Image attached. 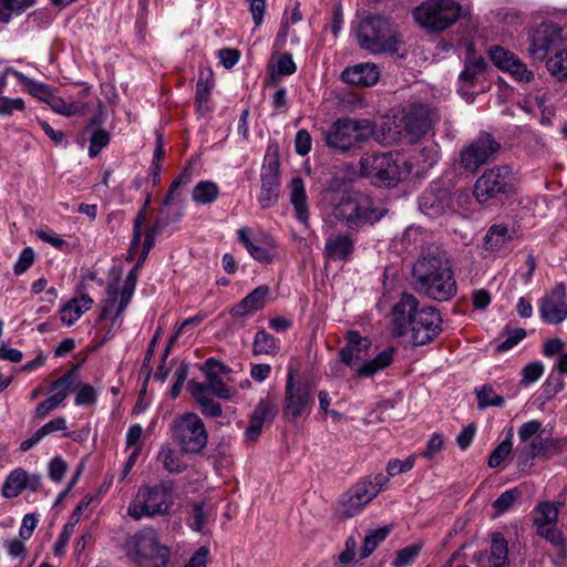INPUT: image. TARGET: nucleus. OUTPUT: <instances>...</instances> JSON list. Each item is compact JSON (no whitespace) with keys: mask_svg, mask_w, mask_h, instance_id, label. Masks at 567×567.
<instances>
[{"mask_svg":"<svg viewBox=\"0 0 567 567\" xmlns=\"http://www.w3.org/2000/svg\"><path fill=\"white\" fill-rule=\"evenodd\" d=\"M277 414L276 403L269 396L259 400L251 413L249 425L246 430V437L249 441H256L260 435L264 424L271 422Z\"/></svg>","mask_w":567,"mask_h":567,"instance_id":"nucleus-23","label":"nucleus"},{"mask_svg":"<svg viewBox=\"0 0 567 567\" xmlns=\"http://www.w3.org/2000/svg\"><path fill=\"white\" fill-rule=\"evenodd\" d=\"M439 154V146L436 144H430L420 148L417 161L422 162L425 166L431 167L437 162Z\"/></svg>","mask_w":567,"mask_h":567,"instance_id":"nucleus-59","label":"nucleus"},{"mask_svg":"<svg viewBox=\"0 0 567 567\" xmlns=\"http://www.w3.org/2000/svg\"><path fill=\"white\" fill-rule=\"evenodd\" d=\"M33 4L32 0H0V21L8 23Z\"/></svg>","mask_w":567,"mask_h":567,"instance_id":"nucleus-39","label":"nucleus"},{"mask_svg":"<svg viewBox=\"0 0 567 567\" xmlns=\"http://www.w3.org/2000/svg\"><path fill=\"white\" fill-rule=\"evenodd\" d=\"M45 103L52 109V111L64 116L84 115L87 110L86 103H66L61 96L55 95L53 92Z\"/></svg>","mask_w":567,"mask_h":567,"instance_id":"nucleus-35","label":"nucleus"},{"mask_svg":"<svg viewBox=\"0 0 567 567\" xmlns=\"http://www.w3.org/2000/svg\"><path fill=\"white\" fill-rule=\"evenodd\" d=\"M489 564L491 567L508 566V544L501 533L492 535Z\"/></svg>","mask_w":567,"mask_h":567,"instance_id":"nucleus-36","label":"nucleus"},{"mask_svg":"<svg viewBox=\"0 0 567 567\" xmlns=\"http://www.w3.org/2000/svg\"><path fill=\"white\" fill-rule=\"evenodd\" d=\"M341 79L351 85L372 86L380 80V70L374 63H358L346 68Z\"/></svg>","mask_w":567,"mask_h":567,"instance_id":"nucleus-25","label":"nucleus"},{"mask_svg":"<svg viewBox=\"0 0 567 567\" xmlns=\"http://www.w3.org/2000/svg\"><path fill=\"white\" fill-rule=\"evenodd\" d=\"M173 503V484L171 482L144 485L138 488L128 505L127 515L134 520L165 516L171 513Z\"/></svg>","mask_w":567,"mask_h":567,"instance_id":"nucleus-7","label":"nucleus"},{"mask_svg":"<svg viewBox=\"0 0 567 567\" xmlns=\"http://www.w3.org/2000/svg\"><path fill=\"white\" fill-rule=\"evenodd\" d=\"M385 213L386 209L370 196L353 194L342 197L333 206L331 216L348 229L358 231L381 220Z\"/></svg>","mask_w":567,"mask_h":567,"instance_id":"nucleus-5","label":"nucleus"},{"mask_svg":"<svg viewBox=\"0 0 567 567\" xmlns=\"http://www.w3.org/2000/svg\"><path fill=\"white\" fill-rule=\"evenodd\" d=\"M392 333L402 337L411 333L414 346H423L434 340L442 331V318L435 307L419 308L417 299L403 293L392 311Z\"/></svg>","mask_w":567,"mask_h":567,"instance_id":"nucleus-1","label":"nucleus"},{"mask_svg":"<svg viewBox=\"0 0 567 567\" xmlns=\"http://www.w3.org/2000/svg\"><path fill=\"white\" fill-rule=\"evenodd\" d=\"M451 204L452 197L450 190L442 187L439 183L431 184L419 199L420 210L431 218L443 215L450 209Z\"/></svg>","mask_w":567,"mask_h":567,"instance_id":"nucleus-20","label":"nucleus"},{"mask_svg":"<svg viewBox=\"0 0 567 567\" xmlns=\"http://www.w3.org/2000/svg\"><path fill=\"white\" fill-rule=\"evenodd\" d=\"M128 555L140 567H166L171 550L159 545L153 532H147L136 536L128 545Z\"/></svg>","mask_w":567,"mask_h":567,"instance_id":"nucleus-12","label":"nucleus"},{"mask_svg":"<svg viewBox=\"0 0 567 567\" xmlns=\"http://www.w3.org/2000/svg\"><path fill=\"white\" fill-rule=\"evenodd\" d=\"M544 364L540 361H534L526 364L522 370L520 384L527 386L536 382L544 373Z\"/></svg>","mask_w":567,"mask_h":567,"instance_id":"nucleus-46","label":"nucleus"},{"mask_svg":"<svg viewBox=\"0 0 567 567\" xmlns=\"http://www.w3.org/2000/svg\"><path fill=\"white\" fill-rule=\"evenodd\" d=\"M4 73L13 74L16 79L19 81V83L23 84L27 87V91L30 95L42 102H47L51 93L53 92L49 85L34 81L24 75L22 72L14 70L12 68H8Z\"/></svg>","mask_w":567,"mask_h":567,"instance_id":"nucleus-33","label":"nucleus"},{"mask_svg":"<svg viewBox=\"0 0 567 567\" xmlns=\"http://www.w3.org/2000/svg\"><path fill=\"white\" fill-rule=\"evenodd\" d=\"M34 260V254L31 248H24L16 261L13 266V271L16 275H22L24 271H27Z\"/></svg>","mask_w":567,"mask_h":567,"instance_id":"nucleus-60","label":"nucleus"},{"mask_svg":"<svg viewBox=\"0 0 567 567\" xmlns=\"http://www.w3.org/2000/svg\"><path fill=\"white\" fill-rule=\"evenodd\" d=\"M519 494L520 493L517 488L507 489L494 501L493 507L497 513L502 514L514 504V502L519 497Z\"/></svg>","mask_w":567,"mask_h":567,"instance_id":"nucleus-52","label":"nucleus"},{"mask_svg":"<svg viewBox=\"0 0 567 567\" xmlns=\"http://www.w3.org/2000/svg\"><path fill=\"white\" fill-rule=\"evenodd\" d=\"M205 507V503H196L192 506L188 525L195 532H202L206 524L207 511Z\"/></svg>","mask_w":567,"mask_h":567,"instance_id":"nucleus-47","label":"nucleus"},{"mask_svg":"<svg viewBox=\"0 0 567 567\" xmlns=\"http://www.w3.org/2000/svg\"><path fill=\"white\" fill-rule=\"evenodd\" d=\"M93 299L87 295L73 298L60 311L61 321L66 326H72L84 312L91 309Z\"/></svg>","mask_w":567,"mask_h":567,"instance_id":"nucleus-32","label":"nucleus"},{"mask_svg":"<svg viewBox=\"0 0 567 567\" xmlns=\"http://www.w3.org/2000/svg\"><path fill=\"white\" fill-rule=\"evenodd\" d=\"M219 196V186L212 181H200L192 192V198L196 204L208 205Z\"/></svg>","mask_w":567,"mask_h":567,"instance_id":"nucleus-37","label":"nucleus"},{"mask_svg":"<svg viewBox=\"0 0 567 567\" xmlns=\"http://www.w3.org/2000/svg\"><path fill=\"white\" fill-rule=\"evenodd\" d=\"M89 155L97 156L101 151L110 143V134L103 127L91 131Z\"/></svg>","mask_w":567,"mask_h":567,"instance_id":"nucleus-45","label":"nucleus"},{"mask_svg":"<svg viewBox=\"0 0 567 567\" xmlns=\"http://www.w3.org/2000/svg\"><path fill=\"white\" fill-rule=\"evenodd\" d=\"M516 231L505 224L492 225L484 237V248L488 251L504 249L515 237Z\"/></svg>","mask_w":567,"mask_h":567,"instance_id":"nucleus-31","label":"nucleus"},{"mask_svg":"<svg viewBox=\"0 0 567 567\" xmlns=\"http://www.w3.org/2000/svg\"><path fill=\"white\" fill-rule=\"evenodd\" d=\"M499 150L501 144L489 133H481L461 151V166L475 173L482 165L495 159Z\"/></svg>","mask_w":567,"mask_h":567,"instance_id":"nucleus-15","label":"nucleus"},{"mask_svg":"<svg viewBox=\"0 0 567 567\" xmlns=\"http://www.w3.org/2000/svg\"><path fill=\"white\" fill-rule=\"evenodd\" d=\"M279 166L278 147L277 145H269L266 150L260 173L261 188L258 199L262 208H270L278 200L280 189Z\"/></svg>","mask_w":567,"mask_h":567,"instance_id":"nucleus-14","label":"nucleus"},{"mask_svg":"<svg viewBox=\"0 0 567 567\" xmlns=\"http://www.w3.org/2000/svg\"><path fill=\"white\" fill-rule=\"evenodd\" d=\"M28 485V473L23 468H16L9 473L3 485L2 496L14 498L19 496Z\"/></svg>","mask_w":567,"mask_h":567,"instance_id":"nucleus-34","label":"nucleus"},{"mask_svg":"<svg viewBox=\"0 0 567 567\" xmlns=\"http://www.w3.org/2000/svg\"><path fill=\"white\" fill-rule=\"evenodd\" d=\"M489 58L498 69L508 72L519 82L527 83L534 79V73L527 70L526 65L515 54L501 47L492 48Z\"/></svg>","mask_w":567,"mask_h":567,"instance_id":"nucleus-21","label":"nucleus"},{"mask_svg":"<svg viewBox=\"0 0 567 567\" xmlns=\"http://www.w3.org/2000/svg\"><path fill=\"white\" fill-rule=\"evenodd\" d=\"M270 289L266 285L255 288L239 303L234 306L230 315L235 318L250 316L265 308Z\"/></svg>","mask_w":567,"mask_h":567,"instance_id":"nucleus-27","label":"nucleus"},{"mask_svg":"<svg viewBox=\"0 0 567 567\" xmlns=\"http://www.w3.org/2000/svg\"><path fill=\"white\" fill-rule=\"evenodd\" d=\"M390 533V528L384 526L374 530H371L363 540L361 558L370 556L378 545L383 542Z\"/></svg>","mask_w":567,"mask_h":567,"instance_id":"nucleus-44","label":"nucleus"},{"mask_svg":"<svg viewBox=\"0 0 567 567\" xmlns=\"http://www.w3.org/2000/svg\"><path fill=\"white\" fill-rule=\"evenodd\" d=\"M364 506L349 492L340 502L338 511L342 517H353L359 514Z\"/></svg>","mask_w":567,"mask_h":567,"instance_id":"nucleus-48","label":"nucleus"},{"mask_svg":"<svg viewBox=\"0 0 567 567\" xmlns=\"http://www.w3.org/2000/svg\"><path fill=\"white\" fill-rule=\"evenodd\" d=\"M229 369L225 364L214 359H208L203 367V372L206 378L208 390L212 391L216 396L225 400L230 399L234 393V391L226 384L220 375L223 373H227Z\"/></svg>","mask_w":567,"mask_h":567,"instance_id":"nucleus-24","label":"nucleus"},{"mask_svg":"<svg viewBox=\"0 0 567 567\" xmlns=\"http://www.w3.org/2000/svg\"><path fill=\"white\" fill-rule=\"evenodd\" d=\"M542 430V422L532 420L523 423L518 429V437L523 445L517 451L519 465H528L529 462L543 450V440L535 436Z\"/></svg>","mask_w":567,"mask_h":567,"instance_id":"nucleus-19","label":"nucleus"},{"mask_svg":"<svg viewBox=\"0 0 567 567\" xmlns=\"http://www.w3.org/2000/svg\"><path fill=\"white\" fill-rule=\"evenodd\" d=\"M416 460V454H412L405 460L393 458L388 462L386 472L389 476H395L401 473L408 472L413 468Z\"/></svg>","mask_w":567,"mask_h":567,"instance_id":"nucleus-50","label":"nucleus"},{"mask_svg":"<svg viewBox=\"0 0 567 567\" xmlns=\"http://www.w3.org/2000/svg\"><path fill=\"white\" fill-rule=\"evenodd\" d=\"M558 518V508L551 503H542L537 506L534 515L536 530L540 527L555 525Z\"/></svg>","mask_w":567,"mask_h":567,"instance_id":"nucleus-40","label":"nucleus"},{"mask_svg":"<svg viewBox=\"0 0 567 567\" xmlns=\"http://www.w3.org/2000/svg\"><path fill=\"white\" fill-rule=\"evenodd\" d=\"M564 29L555 23H542L532 34L529 54L538 60L564 42Z\"/></svg>","mask_w":567,"mask_h":567,"instance_id":"nucleus-18","label":"nucleus"},{"mask_svg":"<svg viewBox=\"0 0 567 567\" xmlns=\"http://www.w3.org/2000/svg\"><path fill=\"white\" fill-rule=\"evenodd\" d=\"M66 472V464L65 462L56 456L52 458L49 463V476L53 482H61L64 474Z\"/></svg>","mask_w":567,"mask_h":567,"instance_id":"nucleus-64","label":"nucleus"},{"mask_svg":"<svg viewBox=\"0 0 567 567\" xmlns=\"http://www.w3.org/2000/svg\"><path fill=\"white\" fill-rule=\"evenodd\" d=\"M172 437L186 454H198L207 445L208 433L202 419L193 412L176 416L171 423Z\"/></svg>","mask_w":567,"mask_h":567,"instance_id":"nucleus-8","label":"nucleus"},{"mask_svg":"<svg viewBox=\"0 0 567 567\" xmlns=\"http://www.w3.org/2000/svg\"><path fill=\"white\" fill-rule=\"evenodd\" d=\"M412 276L417 291L436 301H447L457 287L450 261L439 251L423 254L414 264Z\"/></svg>","mask_w":567,"mask_h":567,"instance_id":"nucleus-2","label":"nucleus"},{"mask_svg":"<svg viewBox=\"0 0 567 567\" xmlns=\"http://www.w3.org/2000/svg\"><path fill=\"white\" fill-rule=\"evenodd\" d=\"M157 460L169 473H181L186 468V464L179 452L169 446H163L158 452Z\"/></svg>","mask_w":567,"mask_h":567,"instance_id":"nucleus-38","label":"nucleus"},{"mask_svg":"<svg viewBox=\"0 0 567 567\" xmlns=\"http://www.w3.org/2000/svg\"><path fill=\"white\" fill-rule=\"evenodd\" d=\"M350 493L355 497L357 501L360 502L363 506L369 504L373 498H375L377 489L371 488L370 484L365 481L359 482L357 485H354Z\"/></svg>","mask_w":567,"mask_h":567,"instance_id":"nucleus-49","label":"nucleus"},{"mask_svg":"<svg viewBox=\"0 0 567 567\" xmlns=\"http://www.w3.org/2000/svg\"><path fill=\"white\" fill-rule=\"evenodd\" d=\"M420 546L412 545L408 546L398 551L396 557L393 561L394 567H406L411 565L420 553Z\"/></svg>","mask_w":567,"mask_h":567,"instance_id":"nucleus-53","label":"nucleus"},{"mask_svg":"<svg viewBox=\"0 0 567 567\" xmlns=\"http://www.w3.org/2000/svg\"><path fill=\"white\" fill-rule=\"evenodd\" d=\"M360 174L378 186H394L402 176L398 159L391 153H375L360 159Z\"/></svg>","mask_w":567,"mask_h":567,"instance_id":"nucleus-10","label":"nucleus"},{"mask_svg":"<svg viewBox=\"0 0 567 567\" xmlns=\"http://www.w3.org/2000/svg\"><path fill=\"white\" fill-rule=\"evenodd\" d=\"M277 340L265 330H259L254 339V354H272L277 351Z\"/></svg>","mask_w":567,"mask_h":567,"instance_id":"nucleus-42","label":"nucleus"},{"mask_svg":"<svg viewBox=\"0 0 567 567\" xmlns=\"http://www.w3.org/2000/svg\"><path fill=\"white\" fill-rule=\"evenodd\" d=\"M74 379L75 372L71 370L53 381L51 391L54 393L37 405L35 417L44 419L51 411L61 405L70 394Z\"/></svg>","mask_w":567,"mask_h":567,"instance_id":"nucleus-22","label":"nucleus"},{"mask_svg":"<svg viewBox=\"0 0 567 567\" xmlns=\"http://www.w3.org/2000/svg\"><path fill=\"white\" fill-rule=\"evenodd\" d=\"M516 178L508 165L489 168L481 175L474 185V196L478 203L485 204L502 194L512 193Z\"/></svg>","mask_w":567,"mask_h":567,"instance_id":"nucleus-11","label":"nucleus"},{"mask_svg":"<svg viewBox=\"0 0 567 567\" xmlns=\"http://www.w3.org/2000/svg\"><path fill=\"white\" fill-rule=\"evenodd\" d=\"M313 405L312 391L307 383L295 382V370L289 368L285 388L282 415L290 422L308 415Z\"/></svg>","mask_w":567,"mask_h":567,"instance_id":"nucleus-13","label":"nucleus"},{"mask_svg":"<svg viewBox=\"0 0 567 567\" xmlns=\"http://www.w3.org/2000/svg\"><path fill=\"white\" fill-rule=\"evenodd\" d=\"M460 14L461 6L454 0H425L413 11L415 21L432 31L445 30Z\"/></svg>","mask_w":567,"mask_h":567,"instance_id":"nucleus-9","label":"nucleus"},{"mask_svg":"<svg viewBox=\"0 0 567 567\" xmlns=\"http://www.w3.org/2000/svg\"><path fill=\"white\" fill-rule=\"evenodd\" d=\"M538 310L544 322L559 324L567 319L566 287L556 284L539 299Z\"/></svg>","mask_w":567,"mask_h":567,"instance_id":"nucleus-17","label":"nucleus"},{"mask_svg":"<svg viewBox=\"0 0 567 567\" xmlns=\"http://www.w3.org/2000/svg\"><path fill=\"white\" fill-rule=\"evenodd\" d=\"M24 110V101L20 97L18 99H9V97H0V115L1 116H10L13 111H22Z\"/></svg>","mask_w":567,"mask_h":567,"instance_id":"nucleus-61","label":"nucleus"},{"mask_svg":"<svg viewBox=\"0 0 567 567\" xmlns=\"http://www.w3.org/2000/svg\"><path fill=\"white\" fill-rule=\"evenodd\" d=\"M526 337V331L522 328L507 331V337L496 346L498 352H505L514 348Z\"/></svg>","mask_w":567,"mask_h":567,"instance_id":"nucleus-55","label":"nucleus"},{"mask_svg":"<svg viewBox=\"0 0 567 567\" xmlns=\"http://www.w3.org/2000/svg\"><path fill=\"white\" fill-rule=\"evenodd\" d=\"M197 403L200 405L202 413L205 416L217 417L221 415V405L213 399L199 395L197 396Z\"/></svg>","mask_w":567,"mask_h":567,"instance_id":"nucleus-57","label":"nucleus"},{"mask_svg":"<svg viewBox=\"0 0 567 567\" xmlns=\"http://www.w3.org/2000/svg\"><path fill=\"white\" fill-rule=\"evenodd\" d=\"M487 68L485 59L468 47L464 58V69L458 75L462 84L471 86L480 80Z\"/></svg>","mask_w":567,"mask_h":567,"instance_id":"nucleus-29","label":"nucleus"},{"mask_svg":"<svg viewBox=\"0 0 567 567\" xmlns=\"http://www.w3.org/2000/svg\"><path fill=\"white\" fill-rule=\"evenodd\" d=\"M289 199L293 207L295 217L306 227L309 225V206L305 183L300 177H293L289 184Z\"/></svg>","mask_w":567,"mask_h":567,"instance_id":"nucleus-28","label":"nucleus"},{"mask_svg":"<svg viewBox=\"0 0 567 567\" xmlns=\"http://www.w3.org/2000/svg\"><path fill=\"white\" fill-rule=\"evenodd\" d=\"M357 40L361 49L373 54L394 53L400 42L391 22L379 14H367L360 20Z\"/></svg>","mask_w":567,"mask_h":567,"instance_id":"nucleus-6","label":"nucleus"},{"mask_svg":"<svg viewBox=\"0 0 567 567\" xmlns=\"http://www.w3.org/2000/svg\"><path fill=\"white\" fill-rule=\"evenodd\" d=\"M443 446H444L443 437L440 434L434 433L431 435L430 440L427 441L426 450L423 451L420 455L427 460H431L434 457V455L436 453H439L443 450Z\"/></svg>","mask_w":567,"mask_h":567,"instance_id":"nucleus-63","label":"nucleus"},{"mask_svg":"<svg viewBox=\"0 0 567 567\" xmlns=\"http://www.w3.org/2000/svg\"><path fill=\"white\" fill-rule=\"evenodd\" d=\"M436 121V113L424 104H412L403 113L400 121L403 137L409 143H416L425 136Z\"/></svg>","mask_w":567,"mask_h":567,"instance_id":"nucleus-16","label":"nucleus"},{"mask_svg":"<svg viewBox=\"0 0 567 567\" xmlns=\"http://www.w3.org/2000/svg\"><path fill=\"white\" fill-rule=\"evenodd\" d=\"M295 148H296V152L301 156H305L310 152L311 136L308 131L300 130L297 132L296 138H295Z\"/></svg>","mask_w":567,"mask_h":567,"instance_id":"nucleus-62","label":"nucleus"},{"mask_svg":"<svg viewBox=\"0 0 567 567\" xmlns=\"http://www.w3.org/2000/svg\"><path fill=\"white\" fill-rule=\"evenodd\" d=\"M238 240L245 246L249 255L259 262L270 264L277 255L276 244L271 238H266L262 241L250 239L245 228L238 230Z\"/></svg>","mask_w":567,"mask_h":567,"instance_id":"nucleus-26","label":"nucleus"},{"mask_svg":"<svg viewBox=\"0 0 567 567\" xmlns=\"http://www.w3.org/2000/svg\"><path fill=\"white\" fill-rule=\"evenodd\" d=\"M478 409L484 410L488 406L502 408L505 404V399L495 393L491 385H482L475 389Z\"/></svg>","mask_w":567,"mask_h":567,"instance_id":"nucleus-41","label":"nucleus"},{"mask_svg":"<svg viewBox=\"0 0 567 567\" xmlns=\"http://www.w3.org/2000/svg\"><path fill=\"white\" fill-rule=\"evenodd\" d=\"M547 69L557 80H567V49L558 51L549 58Z\"/></svg>","mask_w":567,"mask_h":567,"instance_id":"nucleus-43","label":"nucleus"},{"mask_svg":"<svg viewBox=\"0 0 567 567\" xmlns=\"http://www.w3.org/2000/svg\"><path fill=\"white\" fill-rule=\"evenodd\" d=\"M354 250V239L351 235L341 233L326 240L324 252L329 259L347 260Z\"/></svg>","mask_w":567,"mask_h":567,"instance_id":"nucleus-30","label":"nucleus"},{"mask_svg":"<svg viewBox=\"0 0 567 567\" xmlns=\"http://www.w3.org/2000/svg\"><path fill=\"white\" fill-rule=\"evenodd\" d=\"M213 84L208 80L204 81L200 76L196 85V104L199 111H203L210 95Z\"/></svg>","mask_w":567,"mask_h":567,"instance_id":"nucleus-58","label":"nucleus"},{"mask_svg":"<svg viewBox=\"0 0 567 567\" xmlns=\"http://www.w3.org/2000/svg\"><path fill=\"white\" fill-rule=\"evenodd\" d=\"M97 400L96 390L90 384H81L75 394L76 405H93Z\"/></svg>","mask_w":567,"mask_h":567,"instance_id":"nucleus-54","label":"nucleus"},{"mask_svg":"<svg viewBox=\"0 0 567 567\" xmlns=\"http://www.w3.org/2000/svg\"><path fill=\"white\" fill-rule=\"evenodd\" d=\"M375 124L368 118L341 117L322 132L326 145L341 154L358 151L375 134Z\"/></svg>","mask_w":567,"mask_h":567,"instance_id":"nucleus-3","label":"nucleus"},{"mask_svg":"<svg viewBox=\"0 0 567 567\" xmlns=\"http://www.w3.org/2000/svg\"><path fill=\"white\" fill-rule=\"evenodd\" d=\"M512 450L513 443H509L508 441H503L499 443L488 457V466L492 468L499 466L502 462L509 455Z\"/></svg>","mask_w":567,"mask_h":567,"instance_id":"nucleus-51","label":"nucleus"},{"mask_svg":"<svg viewBox=\"0 0 567 567\" xmlns=\"http://www.w3.org/2000/svg\"><path fill=\"white\" fill-rule=\"evenodd\" d=\"M347 343L339 351L340 361L349 367L360 378H371L383 371L393 362V348H386L373 359L359 363L365 355L370 346L368 339L362 338L358 331L347 332Z\"/></svg>","mask_w":567,"mask_h":567,"instance_id":"nucleus-4","label":"nucleus"},{"mask_svg":"<svg viewBox=\"0 0 567 567\" xmlns=\"http://www.w3.org/2000/svg\"><path fill=\"white\" fill-rule=\"evenodd\" d=\"M148 204H150V198L146 199L143 209L135 217L134 227H133V238L131 241L130 252H132L134 249H137V247L140 245L141 237H142V226L146 219L145 210H146V207Z\"/></svg>","mask_w":567,"mask_h":567,"instance_id":"nucleus-56","label":"nucleus"}]
</instances>
